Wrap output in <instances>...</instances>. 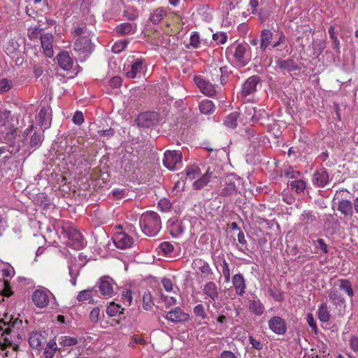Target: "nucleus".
<instances>
[{
  "mask_svg": "<svg viewBox=\"0 0 358 358\" xmlns=\"http://www.w3.org/2000/svg\"><path fill=\"white\" fill-rule=\"evenodd\" d=\"M139 224L143 233L151 237L155 236L162 228L160 217L154 211L142 214L139 220Z\"/></svg>",
  "mask_w": 358,
  "mask_h": 358,
  "instance_id": "nucleus-1",
  "label": "nucleus"
},
{
  "mask_svg": "<svg viewBox=\"0 0 358 358\" xmlns=\"http://www.w3.org/2000/svg\"><path fill=\"white\" fill-rule=\"evenodd\" d=\"M27 324V320L25 321V324H24L22 320L20 319L19 317H15L8 313H6L3 317L0 320V329H3L5 327L10 330L15 334H17V337L19 339L24 338Z\"/></svg>",
  "mask_w": 358,
  "mask_h": 358,
  "instance_id": "nucleus-2",
  "label": "nucleus"
},
{
  "mask_svg": "<svg viewBox=\"0 0 358 358\" xmlns=\"http://www.w3.org/2000/svg\"><path fill=\"white\" fill-rule=\"evenodd\" d=\"M64 234L67 237L66 244L76 249L80 250L84 247V238L81 233L73 226L62 227Z\"/></svg>",
  "mask_w": 358,
  "mask_h": 358,
  "instance_id": "nucleus-3",
  "label": "nucleus"
},
{
  "mask_svg": "<svg viewBox=\"0 0 358 358\" xmlns=\"http://www.w3.org/2000/svg\"><path fill=\"white\" fill-rule=\"evenodd\" d=\"M248 45L246 44H233L227 49V54L233 56L235 62L241 66H246L250 59L246 55V50Z\"/></svg>",
  "mask_w": 358,
  "mask_h": 358,
  "instance_id": "nucleus-4",
  "label": "nucleus"
},
{
  "mask_svg": "<svg viewBox=\"0 0 358 358\" xmlns=\"http://www.w3.org/2000/svg\"><path fill=\"white\" fill-rule=\"evenodd\" d=\"M2 336V340H0V349L3 351L6 350L8 347H11L13 351L17 352L19 350V345L22 339H19L17 337V334L11 332L10 330L3 327V329H0Z\"/></svg>",
  "mask_w": 358,
  "mask_h": 358,
  "instance_id": "nucleus-5",
  "label": "nucleus"
},
{
  "mask_svg": "<svg viewBox=\"0 0 358 358\" xmlns=\"http://www.w3.org/2000/svg\"><path fill=\"white\" fill-rule=\"evenodd\" d=\"M182 152L179 150H167L164 152L163 164L168 169L173 171L182 162Z\"/></svg>",
  "mask_w": 358,
  "mask_h": 358,
  "instance_id": "nucleus-6",
  "label": "nucleus"
},
{
  "mask_svg": "<svg viewBox=\"0 0 358 358\" xmlns=\"http://www.w3.org/2000/svg\"><path fill=\"white\" fill-rule=\"evenodd\" d=\"M75 51L82 54H90L92 50V45L90 35H84L78 38L73 44Z\"/></svg>",
  "mask_w": 358,
  "mask_h": 358,
  "instance_id": "nucleus-7",
  "label": "nucleus"
},
{
  "mask_svg": "<svg viewBox=\"0 0 358 358\" xmlns=\"http://www.w3.org/2000/svg\"><path fill=\"white\" fill-rule=\"evenodd\" d=\"M115 283L111 278L104 276L99 281V292L105 297H111L115 294Z\"/></svg>",
  "mask_w": 358,
  "mask_h": 358,
  "instance_id": "nucleus-8",
  "label": "nucleus"
},
{
  "mask_svg": "<svg viewBox=\"0 0 358 358\" xmlns=\"http://www.w3.org/2000/svg\"><path fill=\"white\" fill-rule=\"evenodd\" d=\"M194 81L201 92L206 96H212L215 94L214 85L203 79L201 76H194Z\"/></svg>",
  "mask_w": 358,
  "mask_h": 358,
  "instance_id": "nucleus-9",
  "label": "nucleus"
},
{
  "mask_svg": "<svg viewBox=\"0 0 358 358\" xmlns=\"http://www.w3.org/2000/svg\"><path fill=\"white\" fill-rule=\"evenodd\" d=\"M217 176L215 173V169H212L208 167L206 170V173L201 176L199 177L196 180H195L193 184V189L196 190L201 189L203 188L207 184L213 179L217 178Z\"/></svg>",
  "mask_w": 358,
  "mask_h": 358,
  "instance_id": "nucleus-10",
  "label": "nucleus"
},
{
  "mask_svg": "<svg viewBox=\"0 0 358 358\" xmlns=\"http://www.w3.org/2000/svg\"><path fill=\"white\" fill-rule=\"evenodd\" d=\"M269 329L276 334L283 335L287 331V325L285 320L279 316H274L268 321Z\"/></svg>",
  "mask_w": 358,
  "mask_h": 358,
  "instance_id": "nucleus-11",
  "label": "nucleus"
},
{
  "mask_svg": "<svg viewBox=\"0 0 358 358\" xmlns=\"http://www.w3.org/2000/svg\"><path fill=\"white\" fill-rule=\"evenodd\" d=\"M41 48L46 57L51 58L54 55L53 42L54 36L50 33H47L40 36Z\"/></svg>",
  "mask_w": 358,
  "mask_h": 358,
  "instance_id": "nucleus-12",
  "label": "nucleus"
},
{
  "mask_svg": "<svg viewBox=\"0 0 358 358\" xmlns=\"http://www.w3.org/2000/svg\"><path fill=\"white\" fill-rule=\"evenodd\" d=\"M203 294L205 295L206 299H209V303L215 302L219 299V290L217 285L212 281L206 283L203 288Z\"/></svg>",
  "mask_w": 358,
  "mask_h": 358,
  "instance_id": "nucleus-13",
  "label": "nucleus"
},
{
  "mask_svg": "<svg viewBox=\"0 0 358 358\" xmlns=\"http://www.w3.org/2000/svg\"><path fill=\"white\" fill-rule=\"evenodd\" d=\"M32 301L36 307L39 308H45L50 301L48 291L36 289L32 294Z\"/></svg>",
  "mask_w": 358,
  "mask_h": 358,
  "instance_id": "nucleus-14",
  "label": "nucleus"
},
{
  "mask_svg": "<svg viewBox=\"0 0 358 358\" xmlns=\"http://www.w3.org/2000/svg\"><path fill=\"white\" fill-rule=\"evenodd\" d=\"M113 240L115 245L122 250L130 248L134 243L133 238L124 232L116 234Z\"/></svg>",
  "mask_w": 358,
  "mask_h": 358,
  "instance_id": "nucleus-15",
  "label": "nucleus"
},
{
  "mask_svg": "<svg viewBox=\"0 0 358 358\" xmlns=\"http://www.w3.org/2000/svg\"><path fill=\"white\" fill-rule=\"evenodd\" d=\"M260 78L258 76H253L247 79L243 85L242 94L247 96L257 91V85L259 84Z\"/></svg>",
  "mask_w": 358,
  "mask_h": 358,
  "instance_id": "nucleus-16",
  "label": "nucleus"
},
{
  "mask_svg": "<svg viewBox=\"0 0 358 358\" xmlns=\"http://www.w3.org/2000/svg\"><path fill=\"white\" fill-rule=\"evenodd\" d=\"M166 319L172 322H181L189 320V315L184 313L179 307H177L166 313Z\"/></svg>",
  "mask_w": 358,
  "mask_h": 358,
  "instance_id": "nucleus-17",
  "label": "nucleus"
},
{
  "mask_svg": "<svg viewBox=\"0 0 358 358\" xmlns=\"http://www.w3.org/2000/svg\"><path fill=\"white\" fill-rule=\"evenodd\" d=\"M329 182V174L324 168L316 170L313 176V183L318 187H324Z\"/></svg>",
  "mask_w": 358,
  "mask_h": 358,
  "instance_id": "nucleus-18",
  "label": "nucleus"
},
{
  "mask_svg": "<svg viewBox=\"0 0 358 358\" xmlns=\"http://www.w3.org/2000/svg\"><path fill=\"white\" fill-rule=\"evenodd\" d=\"M232 284L237 295L243 296L246 289V283L243 275L241 273L234 275L232 278Z\"/></svg>",
  "mask_w": 358,
  "mask_h": 358,
  "instance_id": "nucleus-19",
  "label": "nucleus"
},
{
  "mask_svg": "<svg viewBox=\"0 0 358 358\" xmlns=\"http://www.w3.org/2000/svg\"><path fill=\"white\" fill-rule=\"evenodd\" d=\"M57 59L58 64L62 69L65 71H69L72 69L73 60L71 57L68 52L64 51L60 52L57 56Z\"/></svg>",
  "mask_w": 358,
  "mask_h": 358,
  "instance_id": "nucleus-20",
  "label": "nucleus"
},
{
  "mask_svg": "<svg viewBox=\"0 0 358 358\" xmlns=\"http://www.w3.org/2000/svg\"><path fill=\"white\" fill-rule=\"evenodd\" d=\"M329 299L336 308L345 307V298L336 288H333L329 291Z\"/></svg>",
  "mask_w": 358,
  "mask_h": 358,
  "instance_id": "nucleus-21",
  "label": "nucleus"
},
{
  "mask_svg": "<svg viewBox=\"0 0 358 358\" xmlns=\"http://www.w3.org/2000/svg\"><path fill=\"white\" fill-rule=\"evenodd\" d=\"M136 24L123 22L115 27V31L120 36L133 34L136 32Z\"/></svg>",
  "mask_w": 358,
  "mask_h": 358,
  "instance_id": "nucleus-22",
  "label": "nucleus"
},
{
  "mask_svg": "<svg viewBox=\"0 0 358 358\" xmlns=\"http://www.w3.org/2000/svg\"><path fill=\"white\" fill-rule=\"evenodd\" d=\"M273 37V33L268 29H264L260 34V49L265 51L266 48L271 44Z\"/></svg>",
  "mask_w": 358,
  "mask_h": 358,
  "instance_id": "nucleus-23",
  "label": "nucleus"
},
{
  "mask_svg": "<svg viewBox=\"0 0 358 358\" xmlns=\"http://www.w3.org/2000/svg\"><path fill=\"white\" fill-rule=\"evenodd\" d=\"M248 308L251 313L258 316L262 315L265 310L264 304L257 297L249 300Z\"/></svg>",
  "mask_w": 358,
  "mask_h": 358,
  "instance_id": "nucleus-24",
  "label": "nucleus"
},
{
  "mask_svg": "<svg viewBox=\"0 0 358 358\" xmlns=\"http://www.w3.org/2000/svg\"><path fill=\"white\" fill-rule=\"evenodd\" d=\"M192 265L194 268L198 269L204 276L212 274V270L208 263L201 258L194 259Z\"/></svg>",
  "mask_w": 358,
  "mask_h": 358,
  "instance_id": "nucleus-25",
  "label": "nucleus"
},
{
  "mask_svg": "<svg viewBox=\"0 0 358 358\" xmlns=\"http://www.w3.org/2000/svg\"><path fill=\"white\" fill-rule=\"evenodd\" d=\"M43 340V335L38 331H31L29 333L28 342L29 346L33 349H38L42 344Z\"/></svg>",
  "mask_w": 358,
  "mask_h": 358,
  "instance_id": "nucleus-26",
  "label": "nucleus"
},
{
  "mask_svg": "<svg viewBox=\"0 0 358 358\" xmlns=\"http://www.w3.org/2000/svg\"><path fill=\"white\" fill-rule=\"evenodd\" d=\"M338 210L345 216H352V203L349 200L343 199L338 202Z\"/></svg>",
  "mask_w": 358,
  "mask_h": 358,
  "instance_id": "nucleus-27",
  "label": "nucleus"
},
{
  "mask_svg": "<svg viewBox=\"0 0 358 358\" xmlns=\"http://www.w3.org/2000/svg\"><path fill=\"white\" fill-rule=\"evenodd\" d=\"M44 140V134L43 132L35 131L31 136L29 141V147L34 150L38 149Z\"/></svg>",
  "mask_w": 358,
  "mask_h": 358,
  "instance_id": "nucleus-28",
  "label": "nucleus"
},
{
  "mask_svg": "<svg viewBox=\"0 0 358 358\" xmlns=\"http://www.w3.org/2000/svg\"><path fill=\"white\" fill-rule=\"evenodd\" d=\"M167 12L163 8H157L155 9L150 15V20L154 24H157L161 22V20L166 17Z\"/></svg>",
  "mask_w": 358,
  "mask_h": 358,
  "instance_id": "nucleus-29",
  "label": "nucleus"
},
{
  "mask_svg": "<svg viewBox=\"0 0 358 358\" xmlns=\"http://www.w3.org/2000/svg\"><path fill=\"white\" fill-rule=\"evenodd\" d=\"M185 174H186V178H185L186 180H194V179L199 178L201 175V171H200L199 167L195 164L187 166L185 168Z\"/></svg>",
  "mask_w": 358,
  "mask_h": 358,
  "instance_id": "nucleus-30",
  "label": "nucleus"
},
{
  "mask_svg": "<svg viewBox=\"0 0 358 358\" xmlns=\"http://www.w3.org/2000/svg\"><path fill=\"white\" fill-rule=\"evenodd\" d=\"M199 107L201 113L205 115L213 113L215 108L213 102L209 99L201 101Z\"/></svg>",
  "mask_w": 358,
  "mask_h": 358,
  "instance_id": "nucleus-31",
  "label": "nucleus"
},
{
  "mask_svg": "<svg viewBox=\"0 0 358 358\" xmlns=\"http://www.w3.org/2000/svg\"><path fill=\"white\" fill-rule=\"evenodd\" d=\"M142 69L143 61L141 59H137L131 64V69L127 72V77L129 78H134Z\"/></svg>",
  "mask_w": 358,
  "mask_h": 358,
  "instance_id": "nucleus-32",
  "label": "nucleus"
},
{
  "mask_svg": "<svg viewBox=\"0 0 358 358\" xmlns=\"http://www.w3.org/2000/svg\"><path fill=\"white\" fill-rule=\"evenodd\" d=\"M340 290L344 291L350 297L354 295L351 282L347 279H339L337 281Z\"/></svg>",
  "mask_w": 358,
  "mask_h": 358,
  "instance_id": "nucleus-33",
  "label": "nucleus"
},
{
  "mask_svg": "<svg viewBox=\"0 0 358 358\" xmlns=\"http://www.w3.org/2000/svg\"><path fill=\"white\" fill-rule=\"evenodd\" d=\"M317 315L319 320L324 323L329 321L330 313L326 303H323L319 306Z\"/></svg>",
  "mask_w": 358,
  "mask_h": 358,
  "instance_id": "nucleus-34",
  "label": "nucleus"
},
{
  "mask_svg": "<svg viewBox=\"0 0 358 358\" xmlns=\"http://www.w3.org/2000/svg\"><path fill=\"white\" fill-rule=\"evenodd\" d=\"M276 63L277 66L281 69L288 71L297 69V66L292 59H278Z\"/></svg>",
  "mask_w": 358,
  "mask_h": 358,
  "instance_id": "nucleus-35",
  "label": "nucleus"
},
{
  "mask_svg": "<svg viewBox=\"0 0 358 358\" xmlns=\"http://www.w3.org/2000/svg\"><path fill=\"white\" fill-rule=\"evenodd\" d=\"M193 313L196 317V320H198L199 323H201V322L207 317L204 306L202 303L196 305L194 307Z\"/></svg>",
  "mask_w": 358,
  "mask_h": 358,
  "instance_id": "nucleus-36",
  "label": "nucleus"
},
{
  "mask_svg": "<svg viewBox=\"0 0 358 358\" xmlns=\"http://www.w3.org/2000/svg\"><path fill=\"white\" fill-rule=\"evenodd\" d=\"M238 115L237 112H233L229 114L224 120V124L231 129L236 128Z\"/></svg>",
  "mask_w": 358,
  "mask_h": 358,
  "instance_id": "nucleus-37",
  "label": "nucleus"
},
{
  "mask_svg": "<svg viewBox=\"0 0 358 358\" xmlns=\"http://www.w3.org/2000/svg\"><path fill=\"white\" fill-rule=\"evenodd\" d=\"M124 309L118 304H116L114 302L110 303V305L106 308V313L110 316H115L118 314L123 313Z\"/></svg>",
  "mask_w": 358,
  "mask_h": 358,
  "instance_id": "nucleus-38",
  "label": "nucleus"
},
{
  "mask_svg": "<svg viewBox=\"0 0 358 358\" xmlns=\"http://www.w3.org/2000/svg\"><path fill=\"white\" fill-rule=\"evenodd\" d=\"M286 42L287 38L285 35L281 32L279 34L278 40L272 45V48H275L277 50H283L287 48Z\"/></svg>",
  "mask_w": 358,
  "mask_h": 358,
  "instance_id": "nucleus-39",
  "label": "nucleus"
},
{
  "mask_svg": "<svg viewBox=\"0 0 358 358\" xmlns=\"http://www.w3.org/2000/svg\"><path fill=\"white\" fill-rule=\"evenodd\" d=\"M154 303L152 295L149 291L145 292L143 296V308L145 310H151Z\"/></svg>",
  "mask_w": 358,
  "mask_h": 358,
  "instance_id": "nucleus-40",
  "label": "nucleus"
},
{
  "mask_svg": "<svg viewBox=\"0 0 358 358\" xmlns=\"http://www.w3.org/2000/svg\"><path fill=\"white\" fill-rule=\"evenodd\" d=\"M268 114L263 108H255V114H254L252 122H258L268 120Z\"/></svg>",
  "mask_w": 358,
  "mask_h": 358,
  "instance_id": "nucleus-41",
  "label": "nucleus"
},
{
  "mask_svg": "<svg viewBox=\"0 0 358 358\" xmlns=\"http://www.w3.org/2000/svg\"><path fill=\"white\" fill-rule=\"evenodd\" d=\"M59 343L63 347H70L76 345L78 343V341L74 337L62 336L59 338Z\"/></svg>",
  "mask_w": 358,
  "mask_h": 358,
  "instance_id": "nucleus-42",
  "label": "nucleus"
},
{
  "mask_svg": "<svg viewBox=\"0 0 358 358\" xmlns=\"http://www.w3.org/2000/svg\"><path fill=\"white\" fill-rule=\"evenodd\" d=\"M292 189H294L296 192L301 193L306 189V184L302 180H295L289 183Z\"/></svg>",
  "mask_w": 358,
  "mask_h": 358,
  "instance_id": "nucleus-43",
  "label": "nucleus"
},
{
  "mask_svg": "<svg viewBox=\"0 0 358 358\" xmlns=\"http://www.w3.org/2000/svg\"><path fill=\"white\" fill-rule=\"evenodd\" d=\"M57 351V343L55 342H50L45 348L43 355L45 358H52Z\"/></svg>",
  "mask_w": 358,
  "mask_h": 358,
  "instance_id": "nucleus-44",
  "label": "nucleus"
},
{
  "mask_svg": "<svg viewBox=\"0 0 358 358\" xmlns=\"http://www.w3.org/2000/svg\"><path fill=\"white\" fill-rule=\"evenodd\" d=\"M49 117L48 110L45 108H41L38 115V122L39 125L43 126L47 124Z\"/></svg>",
  "mask_w": 358,
  "mask_h": 358,
  "instance_id": "nucleus-45",
  "label": "nucleus"
},
{
  "mask_svg": "<svg viewBox=\"0 0 358 358\" xmlns=\"http://www.w3.org/2000/svg\"><path fill=\"white\" fill-rule=\"evenodd\" d=\"M270 295L273 297V299L278 302H281L284 301L285 296L284 293L278 289L269 288L268 290Z\"/></svg>",
  "mask_w": 358,
  "mask_h": 358,
  "instance_id": "nucleus-46",
  "label": "nucleus"
},
{
  "mask_svg": "<svg viewBox=\"0 0 358 358\" xmlns=\"http://www.w3.org/2000/svg\"><path fill=\"white\" fill-rule=\"evenodd\" d=\"M13 86L12 81L7 78L0 80V94L8 92Z\"/></svg>",
  "mask_w": 358,
  "mask_h": 358,
  "instance_id": "nucleus-47",
  "label": "nucleus"
},
{
  "mask_svg": "<svg viewBox=\"0 0 358 358\" xmlns=\"http://www.w3.org/2000/svg\"><path fill=\"white\" fill-rule=\"evenodd\" d=\"M213 41H215L217 45L224 44L227 41V35L224 32H217L213 34L212 36Z\"/></svg>",
  "mask_w": 358,
  "mask_h": 358,
  "instance_id": "nucleus-48",
  "label": "nucleus"
},
{
  "mask_svg": "<svg viewBox=\"0 0 358 358\" xmlns=\"http://www.w3.org/2000/svg\"><path fill=\"white\" fill-rule=\"evenodd\" d=\"M147 343L146 340H145L140 335L135 334L131 337V341L129 343V346L131 348H134L136 344H139L141 345H145Z\"/></svg>",
  "mask_w": 358,
  "mask_h": 358,
  "instance_id": "nucleus-49",
  "label": "nucleus"
},
{
  "mask_svg": "<svg viewBox=\"0 0 358 358\" xmlns=\"http://www.w3.org/2000/svg\"><path fill=\"white\" fill-rule=\"evenodd\" d=\"M159 248L164 255H169L173 251L174 246L171 243L165 241L159 244Z\"/></svg>",
  "mask_w": 358,
  "mask_h": 358,
  "instance_id": "nucleus-50",
  "label": "nucleus"
},
{
  "mask_svg": "<svg viewBox=\"0 0 358 358\" xmlns=\"http://www.w3.org/2000/svg\"><path fill=\"white\" fill-rule=\"evenodd\" d=\"M92 297V291L90 289H85L78 293L77 295V300L78 301H83L88 300Z\"/></svg>",
  "mask_w": 358,
  "mask_h": 358,
  "instance_id": "nucleus-51",
  "label": "nucleus"
},
{
  "mask_svg": "<svg viewBox=\"0 0 358 358\" xmlns=\"http://www.w3.org/2000/svg\"><path fill=\"white\" fill-rule=\"evenodd\" d=\"M222 275L224 278L225 282H228L230 280V269L228 263L226 260L223 261V264L222 265Z\"/></svg>",
  "mask_w": 358,
  "mask_h": 358,
  "instance_id": "nucleus-52",
  "label": "nucleus"
},
{
  "mask_svg": "<svg viewBox=\"0 0 358 358\" xmlns=\"http://www.w3.org/2000/svg\"><path fill=\"white\" fill-rule=\"evenodd\" d=\"M313 244L316 248L321 250L324 253L328 252V246L322 238H317Z\"/></svg>",
  "mask_w": 358,
  "mask_h": 358,
  "instance_id": "nucleus-53",
  "label": "nucleus"
},
{
  "mask_svg": "<svg viewBox=\"0 0 358 358\" xmlns=\"http://www.w3.org/2000/svg\"><path fill=\"white\" fill-rule=\"evenodd\" d=\"M1 294L3 296H7V297L10 296L13 294V292L11 289L10 284L8 280L3 281V288L1 290Z\"/></svg>",
  "mask_w": 358,
  "mask_h": 358,
  "instance_id": "nucleus-54",
  "label": "nucleus"
},
{
  "mask_svg": "<svg viewBox=\"0 0 358 358\" xmlns=\"http://www.w3.org/2000/svg\"><path fill=\"white\" fill-rule=\"evenodd\" d=\"M71 34L73 35V37L78 36V38L84 35H90L87 31L86 27H76L72 31Z\"/></svg>",
  "mask_w": 358,
  "mask_h": 358,
  "instance_id": "nucleus-55",
  "label": "nucleus"
},
{
  "mask_svg": "<svg viewBox=\"0 0 358 358\" xmlns=\"http://www.w3.org/2000/svg\"><path fill=\"white\" fill-rule=\"evenodd\" d=\"M132 292L131 290H126L122 294V299L123 303L127 306H130L132 302Z\"/></svg>",
  "mask_w": 358,
  "mask_h": 358,
  "instance_id": "nucleus-56",
  "label": "nucleus"
},
{
  "mask_svg": "<svg viewBox=\"0 0 358 358\" xmlns=\"http://www.w3.org/2000/svg\"><path fill=\"white\" fill-rule=\"evenodd\" d=\"M190 45L193 48H198L200 45V37L198 33H194L190 36Z\"/></svg>",
  "mask_w": 358,
  "mask_h": 358,
  "instance_id": "nucleus-57",
  "label": "nucleus"
},
{
  "mask_svg": "<svg viewBox=\"0 0 358 358\" xmlns=\"http://www.w3.org/2000/svg\"><path fill=\"white\" fill-rule=\"evenodd\" d=\"M43 31V28L40 26L35 27L31 31H29V37L31 40H34L38 37L39 35L41 34V31Z\"/></svg>",
  "mask_w": 358,
  "mask_h": 358,
  "instance_id": "nucleus-58",
  "label": "nucleus"
},
{
  "mask_svg": "<svg viewBox=\"0 0 358 358\" xmlns=\"http://www.w3.org/2000/svg\"><path fill=\"white\" fill-rule=\"evenodd\" d=\"M127 41L117 42L113 46L112 50L114 52L117 53L122 51L127 47Z\"/></svg>",
  "mask_w": 358,
  "mask_h": 358,
  "instance_id": "nucleus-59",
  "label": "nucleus"
},
{
  "mask_svg": "<svg viewBox=\"0 0 358 358\" xmlns=\"http://www.w3.org/2000/svg\"><path fill=\"white\" fill-rule=\"evenodd\" d=\"M72 121L77 125H80L84 122L83 114L80 111H76L73 117Z\"/></svg>",
  "mask_w": 358,
  "mask_h": 358,
  "instance_id": "nucleus-60",
  "label": "nucleus"
},
{
  "mask_svg": "<svg viewBox=\"0 0 358 358\" xmlns=\"http://www.w3.org/2000/svg\"><path fill=\"white\" fill-rule=\"evenodd\" d=\"M100 309L98 307L94 308L90 314V320L93 322H97L99 319Z\"/></svg>",
  "mask_w": 358,
  "mask_h": 358,
  "instance_id": "nucleus-61",
  "label": "nucleus"
},
{
  "mask_svg": "<svg viewBox=\"0 0 358 358\" xmlns=\"http://www.w3.org/2000/svg\"><path fill=\"white\" fill-rule=\"evenodd\" d=\"M349 345L350 349L353 350L355 352H358V337L356 336H352L350 337L349 341Z\"/></svg>",
  "mask_w": 358,
  "mask_h": 358,
  "instance_id": "nucleus-62",
  "label": "nucleus"
},
{
  "mask_svg": "<svg viewBox=\"0 0 358 358\" xmlns=\"http://www.w3.org/2000/svg\"><path fill=\"white\" fill-rule=\"evenodd\" d=\"M124 16L129 20H135L138 18V14L136 11H130L129 10H125L123 12Z\"/></svg>",
  "mask_w": 358,
  "mask_h": 358,
  "instance_id": "nucleus-63",
  "label": "nucleus"
},
{
  "mask_svg": "<svg viewBox=\"0 0 358 358\" xmlns=\"http://www.w3.org/2000/svg\"><path fill=\"white\" fill-rule=\"evenodd\" d=\"M162 283L164 288L167 292H171L173 289V284L171 279L169 278H163L162 280Z\"/></svg>",
  "mask_w": 358,
  "mask_h": 358,
  "instance_id": "nucleus-64",
  "label": "nucleus"
}]
</instances>
